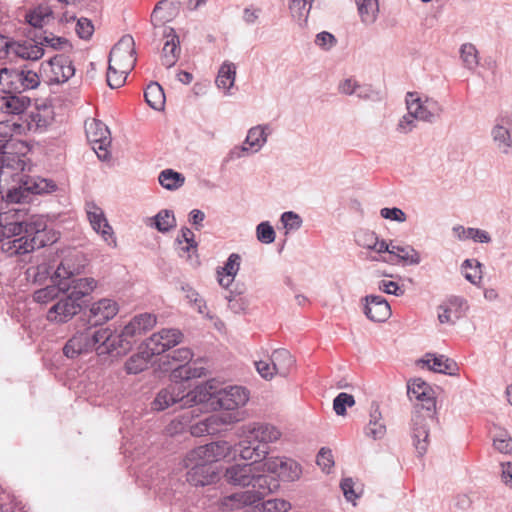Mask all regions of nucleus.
<instances>
[{
	"instance_id": "1",
	"label": "nucleus",
	"mask_w": 512,
	"mask_h": 512,
	"mask_svg": "<svg viewBox=\"0 0 512 512\" xmlns=\"http://www.w3.org/2000/svg\"><path fill=\"white\" fill-rule=\"evenodd\" d=\"M56 240L55 233L47 229L44 220L31 219L22 235L3 241L1 250L10 257L24 255L53 244Z\"/></svg>"
},
{
	"instance_id": "2",
	"label": "nucleus",
	"mask_w": 512,
	"mask_h": 512,
	"mask_svg": "<svg viewBox=\"0 0 512 512\" xmlns=\"http://www.w3.org/2000/svg\"><path fill=\"white\" fill-rule=\"evenodd\" d=\"M134 46L133 37L124 35L111 49L106 74V81L110 88L116 89L124 85L128 73L136 63Z\"/></svg>"
},
{
	"instance_id": "3",
	"label": "nucleus",
	"mask_w": 512,
	"mask_h": 512,
	"mask_svg": "<svg viewBox=\"0 0 512 512\" xmlns=\"http://www.w3.org/2000/svg\"><path fill=\"white\" fill-rule=\"evenodd\" d=\"M433 390L422 391L419 397H414L420 403L416 404L412 416L413 445L419 457L427 452L429 446V422L435 419L436 399Z\"/></svg>"
},
{
	"instance_id": "4",
	"label": "nucleus",
	"mask_w": 512,
	"mask_h": 512,
	"mask_svg": "<svg viewBox=\"0 0 512 512\" xmlns=\"http://www.w3.org/2000/svg\"><path fill=\"white\" fill-rule=\"evenodd\" d=\"M171 370L172 383L158 392L152 403L154 410L162 411L174 404H179L181 408H184L186 382L193 378H199L205 373V368H191L185 365L171 367Z\"/></svg>"
},
{
	"instance_id": "5",
	"label": "nucleus",
	"mask_w": 512,
	"mask_h": 512,
	"mask_svg": "<svg viewBox=\"0 0 512 512\" xmlns=\"http://www.w3.org/2000/svg\"><path fill=\"white\" fill-rule=\"evenodd\" d=\"M156 324V317L150 313H143L134 316L123 329L115 331L117 355L126 354L139 338Z\"/></svg>"
},
{
	"instance_id": "6",
	"label": "nucleus",
	"mask_w": 512,
	"mask_h": 512,
	"mask_svg": "<svg viewBox=\"0 0 512 512\" xmlns=\"http://www.w3.org/2000/svg\"><path fill=\"white\" fill-rule=\"evenodd\" d=\"M39 83V76L34 71L13 68L0 69V91L3 94H20L28 89L38 87Z\"/></svg>"
},
{
	"instance_id": "7",
	"label": "nucleus",
	"mask_w": 512,
	"mask_h": 512,
	"mask_svg": "<svg viewBox=\"0 0 512 512\" xmlns=\"http://www.w3.org/2000/svg\"><path fill=\"white\" fill-rule=\"evenodd\" d=\"M40 71L50 84L64 83L75 74L71 59L64 54H57L48 61L42 62Z\"/></svg>"
},
{
	"instance_id": "8",
	"label": "nucleus",
	"mask_w": 512,
	"mask_h": 512,
	"mask_svg": "<svg viewBox=\"0 0 512 512\" xmlns=\"http://www.w3.org/2000/svg\"><path fill=\"white\" fill-rule=\"evenodd\" d=\"M85 131L87 139L93 144V150L97 157L102 161L108 160L111 156L108 150L111 144L108 127L100 120L92 119L85 122Z\"/></svg>"
},
{
	"instance_id": "9",
	"label": "nucleus",
	"mask_w": 512,
	"mask_h": 512,
	"mask_svg": "<svg viewBox=\"0 0 512 512\" xmlns=\"http://www.w3.org/2000/svg\"><path fill=\"white\" fill-rule=\"evenodd\" d=\"M88 264V260L84 253L76 249L67 251L61 258L53 272V278L59 279L60 282L75 278L81 274Z\"/></svg>"
},
{
	"instance_id": "10",
	"label": "nucleus",
	"mask_w": 512,
	"mask_h": 512,
	"mask_svg": "<svg viewBox=\"0 0 512 512\" xmlns=\"http://www.w3.org/2000/svg\"><path fill=\"white\" fill-rule=\"evenodd\" d=\"M185 467L188 468L187 482L193 486H206L216 482L219 479L217 467L207 463L203 459L187 462V456L184 459Z\"/></svg>"
},
{
	"instance_id": "11",
	"label": "nucleus",
	"mask_w": 512,
	"mask_h": 512,
	"mask_svg": "<svg viewBox=\"0 0 512 512\" xmlns=\"http://www.w3.org/2000/svg\"><path fill=\"white\" fill-rule=\"evenodd\" d=\"M233 452V446L227 441H216L206 445L199 446L187 454V462L203 459L211 465L215 462L229 457Z\"/></svg>"
},
{
	"instance_id": "12",
	"label": "nucleus",
	"mask_w": 512,
	"mask_h": 512,
	"mask_svg": "<svg viewBox=\"0 0 512 512\" xmlns=\"http://www.w3.org/2000/svg\"><path fill=\"white\" fill-rule=\"evenodd\" d=\"M219 388V383L215 380L197 385L194 390L185 393L184 406L204 404L207 408L217 410V405L214 402L217 400Z\"/></svg>"
},
{
	"instance_id": "13",
	"label": "nucleus",
	"mask_w": 512,
	"mask_h": 512,
	"mask_svg": "<svg viewBox=\"0 0 512 512\" xmlns=\"http://www.w3.org/2000/svg\"><path fill=\"white\" fill-rule=\"evenodd\" d=\"M59 299L47 312V320L52 323L64 324L69 322L74 316L79 314L83 308L76 299L70 294Z\"/></svg>"
},
{
	"instance_id": "14",
	"label": "nucleus",
	"mask_w": 512,
	"mask_h": 512,
	"mask_svg": "<svg viewBox=\"0 0 512 512\" xmlns=\"http://www.w3.org/2000/svg\"><path fill=\"white\" fill-rule=\"evenodd\" d=\"M90 351L95 350L98 355L117 353L115 331L109 327L92 331L91 328L84 330Z\"/></svg>"
},
{
	"instance_id": "15",
	"label": "nucleus",
	"mask_w": 512,
	"mask_h": 512,
	"mask_svg": "<svg viewBox=\"0 0 512 512\" xmlns=\"http://www.w3.org/2000/svg\"><path fill=\"white\" fill-rule=\"evenodd\" d=\"M97 286V282L92 277L71 278L60 282V288L63 293L70 294L84 307L90 302L91 293Z\"/></svg>"
},
{
	"instance_id": "16",
	"label": "nucleus",
	"mask_w": 512,
	"mask_h": 512,
	"mask_svg": "<svg viewBox=\"0 0 512 512\" xmlns=\"http://www.w3.org/2000/svg\"><path fill=\"white\" fill-rule=\"evenodd\" d=\"M492 140L497 149L508 154L512 149V115H499L491 129Z\"/></svg>"
},
{
	"instance_id": "17",
	"label": "nucleus",
	"mask_w": 512,
	"mask_h": 512,
	"mask_svg": "<svg viewBox=\"0 0 512 512\" xmlns=\"http://www.w3.org/2000/svg\"><path fill=\"white\" fill-rule=\"evenodd\" d=\"M182 339V333L177 329H163L158 333H154L147 341L145 346L150 355H160L179 344Z\"/></svg>"
},
{
	"instance_id": "18",
	"label": "nucleus",
	"mask_w": 512,
	"mask_h": 512,
	"mask_svg": "<svg viewBox=\"0 0 512 512\" xmlns=\"http://www.w3.org/2000/svg\"><path fill=\"white\" fill-rule=\"evenodd\" d=\"M249 400V392L241 386H230L228 388H219V393L215 404L217 409L235 410L244 406Z\"/></svg>"
},
{
	"instance_id": "19",
	"label": "nucleus",
	"mask_w": 512,
	"mask_h": 512,
	"mask_svg": "<svg viewBox=\"0 0 512 512\" xmlns=\"http://www.w3.org/2000/svg\"><path fill=\"white\" fill-rule=\"evenodd\" d=\"M466 299L460 296H450L438 306V320L441 324H455L468 310Z\"/></svg>"
},
{
	"instance_id": "20",
	"label": "nucleus",
	"mask_w": 512,
	"mask_h": 512,
	"mask_svg": "<svg viewBox=\"0 0 512 512\" xmlns=\"http://www.w3.org/2000/svg\"><path fill=\"white\" fill-rule=\"evenodd\" d=\"M10 148H6L0 154V169L3 173L4 169H10L13 172H22L26 166L25 153L22 150L25 148L23 142H12L8 143Z\"/></svg>"
},
{
	"instance_id": "21",
	"label": "nucleus",
	"mask_w": 512,
	"mask_h": 512,
	"mask_svg": "<svg viewBox=\"0 0 512 512\" xmlns=\"http://www.w3.org/2000/svg\"><path fill=\"white\" fill-rule=\"evenodd\" d=\"M28 222L19 220L18 210L16 209L0 212V243L22 235L28 226Z\"/></svg>"
},
{
	"instance_id": "22",
	"label": "nucleus",
	"mask_w": 512,
	"mask_h": 512,
	"mask_svg": "<svg viewBox=\"0 0 512 512\" xmlns=\"http://www.w3.org/2000/svg\"><path fill=\"white\" fill-rule=\"evenodd\" d=\"M119 311L118 303L112 299L103 298L94 302L89 309L88 321L96 327L113 319Z\"/></svg>"
},
{
	"instance_id": "23",
	"label": "nucleus",
	"mask_w": 512,
	"mask_h": 512,
	"mask_svg": "<svg viewBox=\"0 0 512 512\" xmlns=\"http://www.w3.org/2000/svg\"><path fill=\"white\" fill-rule=\"evenodd\" d=\"M163 38L165 42L162 48L161 63L166 68H171L176 64L181 53L179 36L172 27H164Z\"/></svg>"
},
{
	"instance_id": "24",
	"label": "nucleus",
	"mask_w": 512,
	"mask_h": 512,
	"mask_svg": "<svg viewBox=\"0 0 512 512\" xmlns=\"http://www.w3.org/2000/svg\"><path fill=\"white\" fill-rule=\"evenodd\" d=\"M364 314L373 322H384L391 315L390 305L380 295H367L365 297Z\"/></svg>"
},
{
	"instance_id": "25",
	"label": "nucleus",
	"mask_w": 512,
	"mask_h": 512,
	"mask_svg": "<svg viewBox=\"0 0 512 512\" xmlns=\"http://www.w3.org/2000/svg\"><path fill=\"white\" fill-rule=\"evenodd\" d=\"M180 0H161L159 1L151 14V24L154 27L161 26L165 22L171 21L180 11Z\"/></svg>"
},
{
	"instance_id": "26",
	"label": "nucleus",
	"mask_w": 512,
	"mask_h": 512,
	"mask_svg": "<svg viewBox=\"0 0 512 512\" xmlns=\"http://www.w3.org/2000/svg\"><path fill=\"white\" fill-rule=\"evenodd\" d=\"M233 452L239 453L244 460H253V465L262 461L268 454V446L258 444L246 436V439L233 446Z\"/></svg>"
},
{
	"instance_id": "27",
	"label": "nucleus",
	"mask_w": 512,
	"mask_h": 512,
	"mask_svg": "<svg viewBox=\"0 0 512 512\" xmlns=\"http://www.w3.org/2000/svg\"><path fill=\"white\" fill-rule=\"evenodd\" d=\"M253 463L233 464L226 468L225 480L235 486H249L253 481Z\"/></svg>"
},
{
	"instance_id": "28",
	"label": "nucleus",
	"mask_w": 512,
	"mask_h": 512,
	"mask_svg": "<svg viewBox=\"0 0 512 512\" xmlns=\"http://www.w3.org/2000/svg\"><path fill=\"white\" fill-rule=\"evenodd\" d=\"M12 55L26 60H38L44 55L43 47L39 46L35 34L23 41L12 43Z\"/></svg>"
},
{
	"instance_id": "29",
	"label": "nucleus",
	"mask_w": 512,
	"mask_h": 512,
	"mask_svg": "<svg viewBox=\"0 0 512 512\" xmlns=\"http://www.w3.org/2000/svg\"><path fill=\"white\" fill-rule=\"evenodd\" d=\"M250 485L252 489L247 491L253 495L254 504L279 488L278 480L272 475L265 474H254Z\"/></svg>"
},
{
	"instance_id": "30",
	"label": "nucleus",
	"mask_w": 512,
	"mask_h": 512,
	"mask_svg": "<svg viewBox=\"0 0 512 512\" xmlns=\"http://www.w3.org/2000/svg\"><path fill=\"white\" fill-rule=\"evenodd\" d=\"M31 100L22 93L3 94L0 96V110L6 114L20 115L30 106Z\"/></svg>"
},
{
	"instance_id": "31",
	"label": "nucleus",
	"mask_w": 512,
	"mask_h": 512,
	"mask_svg": "<svg viewBox=\"0 0 512 512\" xmlns=\"http://www.w3.org/2000/svg\"><path fill=\"white\" fill-rule=\"evenodd\" d=\"M87 216L92 228L100 233L105 241L113 237L112 227L109 225L103 210L95 204H89Z\"/></svg>"
},
{
	"instance_id": "32",
	"label": "nucleus",
	"mask_w": 512,
	"mask_h": 512,
	"mask_svg": "<svg viewBox=\"0 0 512 512\" xmlns=\"http://www.w3.org/2000/svg\"><path fill=\"white\" fill-rule=\"evenodd\" d=\"M280 432L270 424H253L247 426V437L258 444L274 442L279 439Z\"/></svg>"
},
{
	"instance_id": "33",
	"label": "nucleus",
	"mask_w": 512,
	"mask_h": 512,
	"mask_svg": "<svg viewBox=\"0 0 512 512\" xmlns=\"http://www.w3.org/2000/svg\"><path fill=\"white\" fill-rule=\"evenodd\" d=\"M365 434L374 440L382 439L386 434V426L376 402L371 404L369 423L365 427Z\"/></svg>"
},
{
	"instance_id": "34",
	"label": "nucleus",
	"mask_w": 512,
	"mask_h": 512,
	"mask_svg": "<svg viewBox=\"0 0 512 512\" xmlns=\"http://www.w3.org/2000/svg\"><path fill=\"white\" fill-rule=\"evenodd\" d=\"M426 358L427 359L422 360V362L434 372L447 375H456L459 369L457 363L454 360L447 358L444 355L435 356L433 354H427Z\"/></svg>"
},
{
	"instance_id": "35",
	"label": "nucleus",
	"mask_w": 512,
	"mask_h": 512,
	"mask_svg": "<svg viewBox=\"0 0 512 512\" xmlns=\"http://www.w3.org/2000/svg\"><path fill=\"white\" fill-rule=\"evenodd\" d=\"M271 362L276 374L287 377L294 367L296 360L288 350L276 349L271 355Z\"/></svg>"
},
{
	"instance_id": "36",
	"label": "nucleus",
	"mask_w": 512,
	"mask_h": 512,
	"mask_svg": "<svg viewBox=\"0 0 512 512\" xmlns=\"http://www.w3.org/2000/svg\"><path fill=\"white\" fill-rule=\"evenodd\" d=\"M410 102L413 103L412 112L415 115V118L428 123H433L443 111L442 107L438 103H434L435 107L430 108L423 104L420 98L415 96L410 98Z\"/></svg>"
},
{
	"instance_id": "37",
	"label": "nucleus",
	"mask_w": 512,
	"mask_h": 512,
	"mask_svg": "<svg viewBox=\"0 0 512 512\" xmlns=\"http://www.w3.org/2000/svg\"><path fill=\"white\" fill-rule=\"evenodd\" d=\"M90 352L84 331L72 336L63 347V354L70 359L78 357L82 353Z\"/></svg>"
},
{
	"instance_id": "38",
	"label": "nucleus",
	"mask_w": 512,
	"mask_h": 512,
	"mask_svg": "<svg viewBox=\"0 0 512 512\" xmlns=\"http://www.w3.org/2000/svg\"><path fill=\"white\" fill-rule=\"evenodd\" d=\"M253 495L248 491L236 492L221 499L223 510H235L253 505Z\"/></svg>"
},
{
	"instance_id": "39",
	"label": "nucleus",
	"mask_w": 512,
	"mask_h": 512,
	"mask_svg": "<svg viewBox=\"0 0 512 512\" xmlns=\"http://www.w3.org/2000/svg\"><path fill=\"white\" fill-rule=\"evenodd\" d=\"M453 233L455 236L463 241L467 239H472L473 241L477 243H489L491 242V236L489 233L485 230L479 229V228H465L462 225H456L453 227Z\"/></svg>"
},
{
	"instance_id": "40",
	"label": "nucleus",
	"mask_w": 512,
	"mask_h": 512,
	"mask_svg": "<svg viewBox=\"0 0 512 512\" xmlns=\"http://www.w3.org/2000/svg\"><path fill=\"white\" fill-rule=\"evenodd\" d=\"M146 103L154 110L161 111L165 105L163 88L157 82H151L144 91Z\"/></svg>"
},
{
	"instance_id": "41",
	"label": "nucleus",
	"mask_w": 512,
	"mask_h": 512,
	"mask_svg": "<svg viewBox=\"0 0 512 512\" xmlns=\"http://www.w3.org/2000/svg\"><path fill=\"white\" fill-rule=\"evenodd\" d=\"M203 420L204 423L207 424V435H215L222 431L221 427L223 425L235 423L239 421V418L235 414L228 413L223 415H210Z\"/></svg>"
},
{
	"instance_id": "42",
	"label": "nucleus",
	"mask_w": 512,
	"mask_h": 512,
	"mask_svg": "<svg viewBox=\"0 0 512 512\" xmlns=\"http://www.w3.org/2000/svg\"><path fill=\"white\" fill-rule=\"evenodd\" d=\"M154 355H150L148 353V349L145 348L137 353L132 355L125 363V369L128 374H138L144 371L148 367L149 360Z\"/></svg>"
},
{
	"instance_id": "43",
	"label": "nucleus",
	"mask_w": 512,
	"mask_h": 512,
	"mask_svg": "<svg viewBox=\"0 0 512 512\" xmlns=\"http://www.w3.org/2000/svg\"><path fill=\"white\" fill-rule=\"evenodd\" d=\"M390 257L410 265H417L421 261L419 253L410 245L400 246L392 243Z\"/></svg>"
},
{
	"instance_id": "44",
	"label": "nucleus",
	"mask_w": 512,
	"mask_h": 512,
	"mask_svg": "<svg viewBox=\"0 0 512 512\" xmlns=\"http://www.w3.org/2000/svg\"><path fill=\"white\" fill-rule=\"evenodd\" d=\"M361 21L364 24H372L379 11L378 0H355Z\"/></svg>"
},
{
	"instance_id": "45",
	"label": "nucleus",
	"mask_w": 512,
	"mask_h": 512,
	"mask_svg": "<svg viewBox=\"0 0 512 512\" xmlns=\"http://www.w3.org/2000/svg\"><path fill=\"white\" fill-rule=\"evenodd\" d=\"M288 7L291 16L299 23V25L302 26L303 24H306L312 7V2L310 0H289Z\"/></svg>"
},
{
	"instance_id": "46",
	"label": "nucleus",
	"mask_w": 512,
	"mask_h": 512,
	"mask_svg": "<svg viewBox=\"0 0 512 512\" xmlns=\"http://www.w3.org/2000/svg\"><path fill=\"white\" fill-rule=\"evenodd\" d=\"M35 38H37L38 44L41 47L46 45L54 50L72 49V45L67 38L55 36L53 33L43 32L37 35L35 32Z\"/></svg>"
},
{
	"instance_id": "47",
	"label": "nucleus",
	"mask_w": 512,
	"mask_h": 512,
	"mask_svg": "<svg viewBox=\"0 0 512 512\" xmlns=\"http://www.w3.org/2000/svg\"><path fill=\"white\" fill-rule=\"evenodd\" d=\"M236 67L233 63L224 62L218 72L216 85L220 89L229 90L235 82Z\"/></svg>"
},
{
	"instance_id": "48",
	"label": "nucleus",
	"mask_w": 512,
	"mask_h": 512,
	"mask_svg": "<svg viewBox=\"0 0 512 512\" xmlns=\"http://www.w3.org/2000/svg\"><path fill=\"white\" fill-rule=\"evenodd\" d=\"M291 504L284 499H270L260 505L249 507L246 512H288Z\"/></svg>"
},
{
	"instance_id": "49",
	"label": "nucleus",
	"mask_w": 512,
	"mask_h": 512,
	"mask_svg": "<svg viewBox=\"0 0 512 512\" xmlns=\"http://www.w3.org/2000/svg\"><path fill=\"white\" fill-rule=\"evenodd\" d=\"M53 285H48L44 288L38 289L33 293V300L40 304L48 303L49 301L58 297L59 293L62 292L60 288V280L51 277Z\"/></svg>"
},
{
	"instance_id": "50",
	"label": "nucleus",
	"mask_w": 512,
	"mask_h": 512,
	"mask_svg": "<svg viewBox=\"0 0 512 512\" xmlns=\"http://www.w3.org/2000/svg\"><path fill=\"white\" fill-rule=\"evenodd\" d=\"M158 180L162 187L172 191L184 184L185 177L172 169H165L159 174Z\"/></svg>"
},
{
	"instance_id": "51",
	"label": "nucleus",
	"mask_w": 512,
	"mask_h": 512,
	"mask_svg": "<svg viewBox=\"0 0 512 512\" xmlns=\"http://www.w3.org/2000/svg\"><path fill=\"white\" fill-rule=\"evenodd\" d=\"M155 228L161 232H169L176 226V218L172 210H160L153 218Z\"/></svg>"
},
{
	"instance_id": "52",
	"label": "nucleus",
	"mask_w": 512,
	"mask_h": 512,
	"mask_svg": "<svg viewBox=\"0 0 512 512\" xmlns=\"http://www.w3.org/2000/svg\"><path fill=\"white\" fill-rule=\"evenodd\" d=\"M268 128V126H255L252 127L247 134V137L245 139V144L249 145L251 149H254V152H257L260 150V148L266 143L267 141V134L265 132V129Z\"/></svg>"
},
{
	"instance_id": "53",
	"label": "nucleus",
	"mask_w": 512,
	"mask_h": 512,
	"mask_svg": "<svg viewBox=\"0 0 512 512\" xmlns=\"http://www.w3.org/2000/svg\"><path fill=\"white\" fill-rule=\"evenodd\" d=\"M414 96H416V93H412V92L407 93L406 104H407L408 113L406 115H404L398 123L397 130L400 133L406 134V133L412 131V129L416 127L415 120H418V119L415 118V115L412 112L413 103L410 102V98H412Z\"/></svg>"
},
{
	"instance_id": "54",
	"label": "nucleus",
	"mask_w": 512,
	"mask_h": 512,
	"mask_svg": "<svg viewBox=\"0 0 512 512\" xmlns=\"http://www.w3.org/2000/svg\"><path fill=\"white\" fill-rule=\"evenodd\" d=\"M460 57L468 70H474L479 64L478 51L471 43H465L460 48Z\"/></svg>"
},
{
	"instance_id": "55",
	"label": "nucleus",
	"mask_w": 512,
	"mask_h": 512,
	"mask_svg": "<svg viewBox=\"0 0 512 512\" xmlns=\"http://www.w3.org/2000/svg\"><path fill=\"white\" fill-rule=\"evenodd\" d=\"M29 193L26 187L13 188L6 192L5 195L0 194V199H3V207L8 208L9 204H20L28 201Z\"/></svg>"
},
{
	"instance_id": "56",
	"label": "nucleus",
	"mask_w": 512,
	"mask_h": 512,
	"mask_svg": "<svg viewBox=\"0 0 512 512\" xmlns=\"http://www.w3.org/2000/svg\"><path fill=\"white\" fill-rule=\"evenodd\" d=\"M300 475V465L292 459L284 458L280 470V478L284 481H295L299 479Z\"/></svg>"
},
{
	"instance_id": "57",
	"label": "nucleus",
	"mask_w": 512,
	"mask_h": 512,
	"mask_svg": "<svg viewBox=\"0 0 512 512\" xmlns=\"http://www.w3.org/2000/svg\"><path fill=\"white\" fill-rule=\"evenodd\" d=\"M52 15V10L49 7H41L34 9L26 14L25 19L27 23L33 28H42L45 19Z\"/></svg>"
},
{
	"instance_id": "58",
	"label": "nucleus",
	"mask_w": 512,
	"mask_h": 512,
	"mask_svg": "<svg viewBox=\"0 0 512 512\" xmlns=\"http://www.w3.org/2000/svg\"><path fill=\"white\" fill-rule=\"evenodd\" d=\"M168 359V363L175 362L177 365L175 367H179L181 365H185L187 367L196 368L195 366H191L189 363L193 358V353L189 348H178L173 350L171 353L166 355Z\"/></svg>"
},
{
	"instance_id": "59",
	"label": "nucleus",
	"mask_w": 512,
	"mask_h": 512,
	"mask_svg": "<svg viewBox=\"0 0 512 512\" xmlns=\"http://www.w3.org/2000/svg\"><path fill=\"white\" fill-rule=\"evenodd\" d=\"M240 261L241 257L237 253H232L227 259V262L225 263V266L222 268L225 274L228 277H232L231 279H228L227 283H224L223 278H219V284L223 287H228L229 283L233 280L235 275L237 274L239 267H240Z\"/></svg>"
},
{
	"instance_id": "60",
	"label": "nucleus",
	"mask_w": 512,
	"mask_h": 512,
	"mask_svg": "<svg viewBox=\"0 0 512 512\" xmlns=\"http://www.w3.org/2000/svg\"><path fill=\"white\" fill-rule=\"evenodd\" d=\"M25 185L28 193L32 194L50 193L55 191L57 188L54 181L44 178H38L34 180L31 184L25 183Z\"/></svg>"
},
{
	"instance_id": "61",
	"label": "nucleus",
	"mask_w": 512,
	"mask_h": 512,
	"mask_svg": "<svg viewBox=\"0 0 512 512\" xmlns=\"http://www.w3.org/2000/svg\"><path fill=\"white\" fill-rule=\"evenodd\" d=\"M52 267L47 263H41L35 267H30L27 270V274L34 283L42 284L49 277L51 278L53 274H51Z\"/></svg>"
},
{
	"instance_id": "62",
	"label": "nucleus",
	"mask_w": 512,
	"mask_h": 512,
	"mask_svg": "<svg viewBox=\"0 0 512 512\" xmlns=\"http://www.w3.org/2000/svg\"><path fill=\"white\" fill-rule=\"evenodd\" d=\"M354 404L355 399L353 395L341 392L333 401V409L337 415L344 416L346 414L347 407H352Z\"/></svg>"
},
{
	"instance_id": "63",
	"label": "nucleus",
	"mask_w": 512,
	"mask_h": 512,
	"mask_svg": "<svg viewBox=\"0 0 512 512\" xmlns=\"http://www.w3.org/2000/svg\"><path fill=\"white\" fill-rule=\"evenodd\" d=\"M256 235L258 241L263 244H271L274 242L276 233L273 226L268 222L264 221L257 225Z\"/></svg>"
},
{
	"instance_id": "64",
	"label": "nucleus",
	"mask_w": 512,
	"mask_h": 512,
	"mask_svg": "<svg viewBox=\"0 0 512 512\" xmlns=\"http://www.w3.org/2000/svg\"><path fill=\"white\" fill-rule=\"evenodd\" d=\"M377 236L373 231H360L356 234V242L359 246L372 250L377 244Z\"/></svg>"
}]
</instances>
